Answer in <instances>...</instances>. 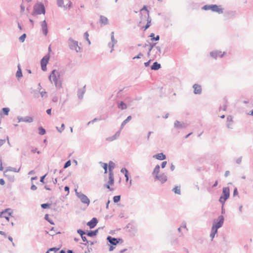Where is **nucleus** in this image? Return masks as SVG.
Returning <instances> with one entry per match:
<instances>
[{
    "label": "nucleus",
    "instance_id": "72a5a7b5",
    "mask_svg": "<svg viewBox=\"0 0 253 253\" xmlns=\"http://www.w3.org/2000/svg\"><path fill=\"white\" fill-rule=\"evenodd\" d=\"M6 172L5 171H4L3 172V175L5 177H7L8 180L10 181V182H14V180H15V178H14V176L13 175H8V174H5Z\"/></svg>",
    "mask_w": 253,
    "mask_h": 253
},
{
    "label": "nucleus",
    "instance_id": "7c9ffc66",
    "mask_svg": "<svg viewBox=\"0 0 253 253\" xmlns=\"http://www.w3.org/2000/svg\"><path fill=\"white\" fill-rule=\"evenodd\" d=\"M118 107L119 109H121V110H125L127 108L126 104L123 101H121L120 102L118 103Z\"/></svg>",
    "mask_w": 253,
    "mask_h": 253
},
{
    "label": "nucleus",
    "instance_id": "a211bd4d",
    "mask_svg": "<svg viewBox=\"0 0 253 253\" xmlns=\"http://www.w3.org/2000/svg\"><path fill=\"white\" fill-rule=\"evenodd\" d=\"M187 126V124L184 123H181L179 121L176 120L174 123V127L177 129H181L185 128Z\"/></svg>",
    "mask_w": 253,
    "mask_h": 253
},
{
    "label": "nucleus",
    "instance_id": "bf43d9fd",
    "mask_svg": "<svg viewBox=\"0 0 253 253\" xmlns=\"http://www.w3.org/2000/svg\"><path fill=\"white\" fill-rule=\"evenodd\" d=\"M40 93V94H41V96L42 97H43L44 96H45V97H47L46 92L45 91H44H44H42Z\"/></svg>",
    "mask_w": 253,
    "mask_h": 253
},
{
    "label": "nucleus",
    "instance_id": "de8ad7c7",
    "mask_svg": "<svg viewBox=\"0 0 253 253\" xmlns=\"http://www.w3.org/2000/svg\"><path fill=\"white\" fill-rule=\"evenodd\" d=\"M51 205V204H49V203H44V204H42L41 205V207L43 209H47V208H49L50 207Z\"/></svg>",
    "mask_w": 253,
    "mask_h": 253
},
{
    "label": "nucleus",
    "instance_id": "2eb2a0df",
    "mask_svg": "<svg viewBox=\"0 0 253 253\" xmlns=\"http://www.w3.org/2000/svg\"><path fill=\"white\" fill-rule=\"evenodd\" d=\"M115 168V163L112 161H110L108 165V172H109V176H110V178L112 177H114V173L113 171V169ZM112 180L111 178H110Z\"/></svg>",
    "mask_w": 253,
    "mask_h": 253
},
{
    "label": "nucleus",
    "instance_id": "473e14b6",
    "mask_svg": "<svg viewBox=\"0 0 253 253\" xmlns=\"http://www.w3.org/2000/svg\"><path fill=\"white\" fill-rule=\"evenodd\" d=\"M172 191L178 195L181 194L180 186H176L172 190Z\"/></svg>",
    "mask_w": 253,
    "mask_h": 253
},
{
    "label": "nucleus",
    "instance_id": "680f3d73",
    "mask_svg": "<svg viewBox=\"0 0 253 253\" xmlns=\"http://www.w3.org/2000/svg\"><path fill=\"white\" fill-rule=\"evenodd\" d=\"M47 174H44V175L42 176L40 178V182L44 183V178L45 176H46Z\"/></svg>",
    "mask_w": 253,
    "mask_h": 253
},
{
    "label": "nucleus",
    "instance_id": "e2e57ef3",
    "mask_svg": "<svg viewBox=\"0 0 253 253\" xmlns=\"http://www.w3.org/2000/svg\"><path fill=\"white\" fill-rule=\"evenodd\" d=\"M71 4H72L71 1L70 0H69L68 3H67L66 5H65L66 6L64 8H70L71 7Z\"/></svg>",
    "mask_w": 253,
    "mask_h": 253
},
{
    "label": "nucleus",
    "instance_id": "f257e3e1",
    "mask_svg": "<svg viewBox=\"0 0 253 253\" xmlns=\"http://www.w3.org/2000/svg\"><path fill=\"white\" fill-rule=\"evenodd\" d=\"M48 79L52 84H54L57 90L62 88V80L60 78V73L57 70H53L48 77Z\"/></svg>",
    "mask_w": 253,
    "mask_h": 253
},
{
    "label": "nucleus",
    "instance_id": "20e7f679",
    "mask_svg": "<svg viewBox=\"0 0 253 253\" xmlns=\"http://www.w3.org/2000/svg\"><path fill=\"white\" fill-rule=\"evenodd\" d=\"M45 13V8L43 3L42 2L37 3L34 5L33 11L32 13V15L44 14Z\"/></svg>",
    "mask_w": 253,
    "mask_h": 253
},
{
    "label": "nucleus",
    "instance_id": "f704fd0d",
    "mask_svg": "<svg viewBox=\"0 0 253 253\" xmlns=\"http://www.w3.org/2000/svg\"><path fill=\"white\" fill-rule=\"evenodd\" d=\"M20 168H19L18 169H17L15 168L8 167L6 168V169H5V170L4 171L7 172L8 171H14L15 172H18L20 171Z\"/></svg>",
    "mask_w": 253,
    "mask_h": 253
},
{
    "label": "nucleus",
    "instance_id": "bb28decb",
    "mask_svg": "<svg viewBox=\"0 0 253 253\" xmlns=\"http://www.w3.org/2000/svg\"><path fill=\"white\" fill-rule=\"evenodd\" d=\"M161 67V65L160 63L157 62H155L153 63V64L151 66V69L152 70H158L160 69Z\"/></svg>",
    "mask_w": 253,
    "mask_h": 253
},
{
    "label": "nucleus",
    "instance_id": "39448f33",
    "mask_svg": "<svg viewBox=\"0 0 253 253\" xmlns=\"http://www.w3.org/2000/svg\"><path fill=\"white\" fill-rule=\"evenodd\" d=\"M221 5L216 4L205 5L202 9L205 10H211L213 12H216L218 14H222L223 12V9L221 8Z\"/></svg>",
    "mask_w": 253,
    "mask_h": 253
},
{
    "label": "nucleus",
    "instance_id": "2f4dec72",
    "mask_svg": "<svg viewBox=\"0 0 253 253\" xmlns=\"http://www.w3.org/2000/svg\"><path fill=\"white\" fill-rule=\"evenodd\" d=\"M160 167L159 165H157L154 170H153V171L152 172V174L153 175H159V172H160Z\"/></svg>",
    "mask_w": 253,
    "mask_h": 253
},
{
    "label": "nucleus",
    "instance_id": "dca6fc26",
    "mask_svg": "<svg viewBox=\"0 0 253 253\" xmlns=\"http://www.w3.org/2000/svg\"><path fill=\"white\" fill-rule=\"evenodd\" d=\"M41 25L42 27V31L43 34L45 36H46L48 33V28L47 23L45 20H44L43 21L41 22Z\"/></svg>",
    "mask_w": 253,
    "mask_h": 253
},
{
    "label": "nucleus",
    "instance_id": "774afa93",
    "mask_svg": "<svg viewBox=\"0 0 253 253\" xmlns=\"http://www.w3.org/2000/svg\"><path fill=\"white\" fill-rule=\"evenodd\" d=\"M167 164V161H164V162H163L162 163V164H161V168H162V169H163V168H165V167H166V166Z\"/></svg>",
    "mask_w": 253,
    "mask_h": 253
},
{
    "label": "nucleus",
    "instance_id": "e433bc0d",
    "mask_svg": "<svg viewBox=\"0 0 253 253\" xmlns=\"http://www.w3.org/2000/svg\"><path fill=\"white\" fill-rule=\"evenodd\" d=\"M149 37L151 38V41H158L160 39V36L159 35H157L156 37H155V34L154 33H151L149 35Z\"/></svg>",
    "mask_w": 253,
    "mask_h": 253
},
{
    "label": "nucleus",
    "instance_id": "338daca9",
    "mask_svg": "<svg viewBox=\"0 0 253 253\" xmlns=\"http://www.w3.org/2000/svg\"><path fill=\"white\" fill-rule=\"evenodd\" d=\"M64 190H65V191H66V192H67V195H68V194H69V190H70V188H69V186H65V187H64Z\"/></svg>",
    "mask_w": 253,
    "mask_h": 253
},
{
    "label": "nucleus",
    "instance_id": "c03bdc74",
    "mask_svg": "<svg viewBox=\"0 0 253 253\" xmlns=\"http://www.w3.org/2000/svg\"><path fill=\"white\" fill-rule=\"evenodd\" d=\"M114 35V32H112L111 34V42L113 43L114 44H116L117 42V41L115 39Z\"/></svg>",
    "mask_w": 253,
    "mask_h": 253
},
{
    "label": "nucleus",
    "instance_id": "9b49d317",
    "mask_svg": "<svg viewBox=\"0 0 253 253\" xmlns=\"http://www.w3.org/2000/svg\"><path fill=\"white\" fill-rule=\"evenodd\" d=\"M230 196V189L228 187H223L222 189V195L221 197L223 198L225 200H227Z\"/></svg>",
    "mask_w": 253,
    "mask_h": 253
},
{
    "label": "nucleus",
    "instance_id": "3c124183",
    "mask_svg": "<svg viewBox=\"0 0 253 253\" xmlns=\"http://www.w3.org/2000/svg\"><path fill=\"white\" fill-rule=\"evenodd\" d=\"M71 165V161H67L64 165L63 169H66L70 167Z\"/></svg>",
    "mask_w": 253,
    "mask_h": 253
},
{
    "label": "nucleus",
    "instance_id": "58836bf2",
    "mask_svg": "<svg viewBox=\"0 0 253 253\" xmlns=\"http://www.w3.org/2000/svg\"><path fill=\"white\" fill-rule=\"evenodd\" d=\"M59 248L56 247H53L49 248L45 253H55L56 252L59 250Z\"/></svg>",
    "mask_w": 253,
    "mask_h": 253
},
{
    "label": "nucleus",
    "instance_id": "9d476101",
    "mask_svg": "<svg viewBox=\"0 0 253 253\" xmlns=\"http://www.w3.org/2000/svg\"><path fill=\"white\" fill-rule=\"evenodd\" d=\"M107 240L111 245L113 246H116L120 242V241H123V240L121 238H116L110 236H108L107 237Z\"/></svg>",
    "mask_w": 253,
    "mask_h": 253
},
{
    "label": "nucleus",
    "instance_id": "f03ea898",
    "mask_svg": "<svg viewBox=\"0 0 253 253\" xmlns=\"http://www.w3.org/2000/svg\"><path fill=\"white\" fill-rule=\"evenodd\" d=\"M48 79L52 84H54L57 90L62 88V80L60 78V73L57 70H53L48 77Z\"/></svg>",
    "mask_w": 253,
    "mask_h": 253
},
{
    "label": "nucleus",
    "instance_id": "6ab92c4d",
    "mask_svg": "<svg viewBox=\"0 0 253 253\" xmlns=\"http://www.w3.org/2000/svg\"><path fill=\"white\" fill-rule=\"evenodd\" d=\"M110 178H111L110 176H109V181H108L107 184H104V187H106V188L109 189L110 191H113V190H114V189L111 188L110 185H113L114 184V177H112V178H111L112 180H111Z\"/></svg>",
    "mask_w": 253,
    "mask_h": 253
},
{
    "label": "nucleus",
    "instance_id": "a19ab883",
    "mask_svg": "<svg viewBox=\"0 0 253 253\" xmlns=\"http://www.w3.org/2000/svg\"><path fill=\"white\" fill-rule=\"evenodd\" d=\"M44 219L47 221L48 222H49L52 225H54V222L52 221V220H51V219H50L49 218V216H48V214H46L45 215H44Z\"/></svg>",
    "mask_w": 253,
    "mask_h": 253
},
{
    "label": "nucleus",
    "instance_id": "a18cd8bd",
    "mask_svg": "<svg viewBox=\"0 0 253 253\" xmlns=\"http://www.w3.org/2000/svg\"><path fill=\"white\" fill-rule=\"evenodd\" d=\"M57 4L59 7H65L66 6L63 4V0H57Z\"/></svg>",
    "mask_w": 253,
    "mask_h": 253
},
{
    "label": "nucleus",
    "instance_id": "6e6552de",
    "mask_svg": "<svg viewBox=\"0 0 253 253\" xmlns=\"http://www.w3.org/2000/svg\"><path fill=\"white\" fill-rule=\"evenodd\" d=\"M141 20L140 23H141L143 21L147 20V22L146 25L143 27L144 31L146 30L151 26V19L149 17V14H142L141 17Z\"/></svg>",
    "mask_w": 253,
    "mask_h": 253
},
{
    "label": "nucleus",
    "instance_id": "13d9d810",
    "mask_svg": "<svg viewBox=\"0 0 253 253\" xmlns=\"http://www.w3.org/2000/svg\"><path fill=\"white\" fill-rule=\"evenodd\" d=\"M31 152H32V153H37L38 154H41V152H40V151H38V150H37V148H33V149L31 150Z\"/></svg>",
    "mask_w": 253,
    "mask_h": 253
},
{
    "label": "nucleus",
    "instance_id": "4c0bfd02",
    "mask_svg": "<svg viewBox=\"0 0 253 253\" xmlns=\"http://www.w3.org/2000/svg\"><path fill=\"white\" fill-rule=\"evenodd\" d=\"M16 76L18 78H21L23 76L22 70L20 67V65H18V70L16 72Z\"/></svg>",
    "mask_w": 253,
    "mask_h": 253
},
{
    "label": "nucleus",
    "instance_id": "aec40b11",
    "mask_svg": "<svg viewBox=\"0 0 253 253\" xmlns=\"http://www.w3.org/2000/svg\"><path fill=\"white\" fill-rule=\"evenodd\" d=\"M194 88V93L195 94H200L202 93V87L201 86L197 84H194L193 86Z\"/></svg>",
    "mask_w": 253,
    "mask_h": 253
},
{
    "label": "nucleus",
    "instance_id": "f8f14e48",
    "mask_svg": "<svg viewBox=\"0 0 253 253\" xmlns=\"http://www.w3.org/2000/svg\"><path fill=\"white\" fill-rule=\"evenodd\" d=\"M17 119L18 120L19 123L21 122L32 123L33 122V118L31 116H26L25 117L18 116Z\"/></svg>",
    "mask_w": 253,
    "mask_h": 253
},
{
    "label": "nucleus",
    "instance_id": "b1692460",
    "mask_svg": "<svg viewBox=\"0 0 253 253\" xmlns=\"http://www.w3.org/2000/svg\"><path fill=\"white\" fill-rule=\"evenodd\" d=\"M154 158H155L158 160H164L166 159V156L163 153H158L153 156Z\"/></svg>",
    "mask_w": 253,
    "mask_h": 253
},
{
    "label": "nucleus",
    "instance_id": "79ce46f5",
    "mask_svg": "<svg viewBox=\"0 0 253 253\" xmlns=\"http://www.w3.org/2000/svg\"><path fill=\"white\" fill-rule=\"evenodd\" d=\"M77 233L81 236H84V235H86V232L83 230L82 229H79L77 231Z\"/></svg>",
    "mask_w": 253,
    "mask_h": 253
},
{
    "label": "nucleus",
    "instance_id": "c756f323",
    "mask_svg": "<svg viewBox=\"0 0 253 253\" xmlns=\"http://www.w3.org/2000/svg\"><path fill=\"white\" fill-rule=\"evenodd\" d=\"M132 117L131 116H128L126 120H125L121 124V129L123 128L124 126L131 120Z\"/></svg>",
    "mask_w": 253,
    "mask_h": 253
},
{
    "label": "nucleus",
    "instance_id": "ddd939ff",
    "mask_svg": "<svg viewBox=\"0 0 253 253\" xmlns=\"http://www.w3.org/2000/svg\"><path fill=\"white\" fill-rule=\"evenodd\" d=\"M224 54V52L221 53V51H220L214 50L210 52V56L214 59H216L218 56L221 58L222 57Z\"/></svg>",
    "mask_w": 253,
    "mask_h": 253
},
{
    "label": "nucleus",
    "instance_id": "1a4fd4ad",
    "mask_svg": "<svg viewBox=\"0 0 253 253\" xmlns=\"http://www.w3.org/2000/svg\"><path fill=\"white\" fill-rule=\"evenodd\" d=\"M49 59V56L45 55L41 60V68L43 71H45L47 70L46 65L48 62Z\"/></svg>",
    "mask_w": 253,
    "mask_h": 253
},
{
    "label": "nucleus",
    "instance_id": "412c9836",
    "mask_svg": "<svg viewBox=\"0 0 253 253\" xmlns=\"http://www.w3.org/2000/svg\"><path fill=\"white\" fill-rule=\"evenodd\" d=\"M120 133H121V130H119L117 131L115 133V134L114 135H113V136L107 137L106 139V141H112L114 140H116V139H117L119 137V136L120 135Z\"/></svg>",
    "mask_w": 253,
    "mask_h": 253
},
{
    "label": "nucleus",
    "instance_id": "4be33fe9",
    "mask_svg": "<svg viewBox=\"0 0 253 253\" xmlns=\"http://www.w3.org/2000/svg\"><path fill=\"white\" fill-rule=\"evenodd\" d=\"M8 209H6L5 211H3L0 212V217L5 218L6 220L9 221V215H10L11 213H7V211Z\"/></svg>",
    "mask_w": 253,
    "mask_h": 253
},
{
    "label": "nucleus",
    "instance_id": "09e8293b",
    "mask_svg": "<svg viewBox=\"0 0 253 253\" xmlns=\"http://www.w3.org/2000/svg\"><path fill=\"white\" fill-rule=\"evenodd\" d=\"M61 126V128H59L57 126L56 127V129L60 133H61L65 129V125L64 124H62Z\"/></svg>",
    "mask_w": 253,
    "mask_h": 253
},
{
    "label": "nucleus",
    "instance_id": "f3484780",
    "mask_svg": "<svg viewBox=\"0 0 253 253\" xmlns=\"http://www.w3.org/2000/svg\"><path fill=\"white\" fill-rule=\"evenodd\" d=\"M97 223V219L96 217H93L87 223V225L88 226L90 229H92L95 227Z\"/></svg>",
    "mask_w": 253,
    "mask_h": 253
},
{
    "label": "nucleus",
    "instance_id": "052dcab7",
    "mask_svg": "<svg viewBox=\"0 0 253 253\" xmlns=\"http://www.w3.org/2000/svg\"><path fill=\"white\" fill-rule=\"evenodd\" d=\"M227 122H230V123L233 122V118L231 116H229L227 117Z\"/></svg>",
    "mask_w": 253,
    "mask_h": 253
},
{
    "label": "nucleus",
    "instance_id": "0eeeda50",
    "mask_svg": "<svg viewBox=\"0 0 253 253\" xmlns=\"http://www.w3.org/2000/svg\"><path fill=\"white\" fill-rule=\"evenodd\" d=\"M76 194L83 203L89 205L90 200L85 195L81 192H78L77 190H76Z\"/></svg>",
    "mask_w": 253,
    "mask_h": 253
},
{
    "label": "nucleus",
    "instance_id": "7ed1b4c3",
    "mask_svg": "<svg viewBox=\"0 0 253 253\" xmlns=\"http://www.w3.org/2000/svg\"><path fill=\"white\" fill-rule=\"evenodd\" d=\"M224 220V216L222 215H219L217 220L214 219L211 227V232L216 234L218 229L222 226Z\"/></svg>",
    "mask_w": 253,
    "mask_h": 253
},
{
    "label": "nucleus",
    "instance_id": "ea45409f",
    "mask_svg": "<svg viewBox=\"0 0 253 253\" xmlns=\"http://www.w3.org/2000/svg\"><path fill=\"white\" fill-rule=\"evenodd\" d=\"M38 130L39 134L41 135H44L46 133L45 129L42 126L39 127Z\"/></svg>",
    "mask_w": 253,
    "mask_h": 253
},
{
    "label": "nucleus",
    "instance_id": "393cba45",
    "mask_svg": "<svg viewBox=\"0 0 253 253\" xmlns=\"http://www.w3.org/2000/svg\"><path fill=\"white\" fill-rule=\"evenodd\" d=\"M99 22L101 24H103L104 25H107L109 23L108 18L106 17L103 15L100 16Z\"/></svg>",
    "mask_w": 253,
    "mask_h": 253
},
{
    "label": "nucleus",
    "instance_id": "cd10ccee",
    "mask_svg": "<svg viewBox=\"0 0 253 253\" xmlns=\"http://www.w3.org/2000/svg\"><path fill=\"white\" fill-rule=\"evenodd\" d=\"M121 172L122 173H124L125 176L126 177V181L127 182L129 179L128 177V171L126 168H123L121 169Z\"/></svg>",
    "mask_w": 253,
    "mask_h": 253
},
{
    "label": "nucleus",
    "instance_id": "6e6d98bb",
    "mask_svg": "<svg viewBox=\"0 0 253 253\" xmlns=\"http://www.w3.org/2000/svg\"><path fill=\"white\" fill-rule=\"evenodd\" d=\"M227 200L224 199L223 198L220 197L219 201V202L222 204V206H223V204L225 203Z\"/></svg>",
    "mask_w": 253,
    "mask_h": 253
},
{
    "label": "nucleus",
    "instance_id": "c85d7f7f",
    "mask_svg": "<svg viewBox=\"0 0 253 253\" xmlns=\"http://www.w3.org/2000/svg\"><path fill=\"white\" fill-rule=\"evenodd\" d=\"M236 14V12L233 11H229L225 13V16L228 18L234 17Z\"/></svg>",
    "mask_w": 253,
    "mask_h": 253
},
{
    "label": "nucleus",
    "instance_id": "4468645a",
    "mask_svg": "<svg viewBox=\"0 0 253 253\" xmlns=\"http://www.w3.org/2000/svg\"><path fill=\"white\" fill-rule=\"evenodd\" d=\"M155 178L159 180L162 184L166 182L168 179L167 176L164 173H161L158 175H155Z\"/></svg>",
    "mask_w": 253,
    "mask_h": 253
},
{
    "label": "nucleus",
    "instance_id": "603ef678",
    "mask_svg": "<svg viewBox=\"0 0 253 253\" xmlns=\"http://www.w3.org/2000/svg\"><path fill=\"white\" fill-rule=\"evenodd\" d=\"M81 238H82V240L84 242H85V243H84V245L86 246L87 244L89 243V241L87 240L86 237L84 235V236H81Z\"/></svg>",
    "mask_w": 253,
    "mask_h": 253
},
{
    "label": "nucleus",
    "instance_id": "a878e982",
    "mask_svg": "<svg viewBox=\"0 0 253 253\" xmlns=\"http://www.w3.org/2000/svg\"><path fill=\"white\" fill-rule=\"evenodd\" d=\"M98 232V229L95 230H90L86 232V235L90 237L95 236Z\"/></svg>",
    "mask_w": 253,
    "mask_h": 253
},
{
    "label": "nucleus",
    "instance_id": "49530a36",
    "mask_svg": "<svg viewBox=\"0 0 253 253\" xmlns=\"http://www.w3.org/2000/svg\"><path fill=\"white\" fill-rule=\"evenodd\" d=\"M26 38V34H23L22 35H21L19 38V40L20 42H23L25 41Z\"/></svg>",
    "mask_w": 253,
    "mask_h": 253
},
{
    "label": "nucleus",
    "instance_id": "5fc2aeb1",
    "mask_svg": "<svg viewBox=\"0 0 253 253\" xmlns=\"http://www.w3.org/2000/svg\"><path fill=\"white\" fill-rule=\"evenodd\" d=\"M114 44L113 43L111 42H109L108 44V46L110 47V48H111V50L110 51L111 52H112L113 50H114Z\"/></svg>",
    "mask_w": 253,
    "mask_h": 253
},
{
    "label": "nucleus",
    "instance_id": "864d4df0",
    "mask_svg": "<svg viewBox=\"0 0 253 253\" xmlns=\"http://www.w3.org/2000/svg\"><path fill=\"white\" fill-rule=\"evenodd\" d=\"M156 43H150L149 44V52H151V51L152 50V49H153V48L154 47L156 46Z\"/></svg>",
    "mask_w": 253,
    "mask_h": 253
},
{
    "label": "nucleus",
    "instance_id": "4d7b16f0",
    "mask_svg": "<svg viewBox=\"0 0 253 253\" xmlns=\"http://www.w3.org/2000/svg\"><path fill=\"white\" fill-rule=\"evenodd\" d=\"M143 56V54L141 52H140L137 55L134 56L133 59H140L141 58V57Z\"/></svg>",
    "mask_w": 253,
    "mask_h": 253
},
{
    "label": "nucleus",
    "instance_id": "c9c22d12",
    "mask_svg": "<svg viewBox=\"0 0 253 253\" xmlns=\"http://www.w3.org/2000/svg\"><path fill=\"white\" fill-rule=\"evenodd\" d=\"M10 109L9 108L5 107L3 108L0 112V115L1 116L2 114L5 115H8Z\"/></svg>",
    "mask_w": 253,
    "mask_h": 253
},
{
    "label": "nucleus",
    "instance_id": "0e129e2a",
    "mask_svg": "<svg viewBox=\"0 0 253 253\" xmlns=\"http://www.w3.org/2000/svg\"><path fill=\"white\" fill-rule=\"evenodd\" d=\"M238 195V192L237 188H235L233 191V196H236Z\"/></svg>",
    "mask_w": 253,
    "mask_h": 253
},
{
    "label": "nucleus",
    "instance_id": "5701e85b",
    "mask_svg": "<svg viewBox=\"0 0 253 253\" xmlns=\"http://www.w3.org/2000/svg\"><path fill=\"white\" fill-rule=\"evenodd\" d=\"M85 85H84L83 88L79 89L78 91V97L80 100L82 99L83 98L84 94L85 91Z\"/></svg>",
    "mask_w": 253,
    "mask_h": 253
},
{
    "label": "nucleus",
    "instance_id": "69168bd1",
    "mask_svg": "<svg viewBox=\"0 0 253 253\" xmlns=\"http://www.w3.org/2000/svg\"><path fill=\"white\" fill-rule=\"evenodd\" d=\"M84 37L85 40H88L89 34L87 32H86L84 33Z\"/></svg>",
    "mask_w": 253,
    "mask_h": 253
},
{
    "label": "nucleus",
    "instance_id": "37998d69",
    "mask_svg": "<svg viewBox=\"0 0 253 253\" xmlns=\"http://www.w3.org/2000/svg\"><path fill=\"white\" fill-rule=\"evenodd\" d=\"M121 200V196L120 195H117L113 197V201L115 203L119 202Z\"/></svg>",
    "mask_w": 253,
    "mask_h": 253
},
{
    "label": "nucleus",
    "instance_id": "8fccbe9b",
    "mask_svg": "<svg viewBox=\"0 0 253 253\" xmlns=\"http://www.w3.org/2000/svg\"><path fill=\"white\" fill-rule=\"evenodd\" d=\"M103 166L102 167L103 169H104V174H106L107 173V169L108 167V165L106 163H102Z\"/></svg>",
    "mask_w": 253,
    "mask_h": 253
},
{
    "label": "nucleus",
    "instance_id": "423d86ee",
    "mask_svg": "<svg viewBox=\"0 0 253 253\" xmlns=\"http://www.w3.org/2000/svg\"><path fill=\"white\" fill-rule=\"evenodd\" d=\"M68 44L71 50H75L77 52L81 51V47L78 45V42L72 38L69 39Z\"/></svg>",
    "mask_w": 253,
    "mask_h": 253
}]
</instances>
